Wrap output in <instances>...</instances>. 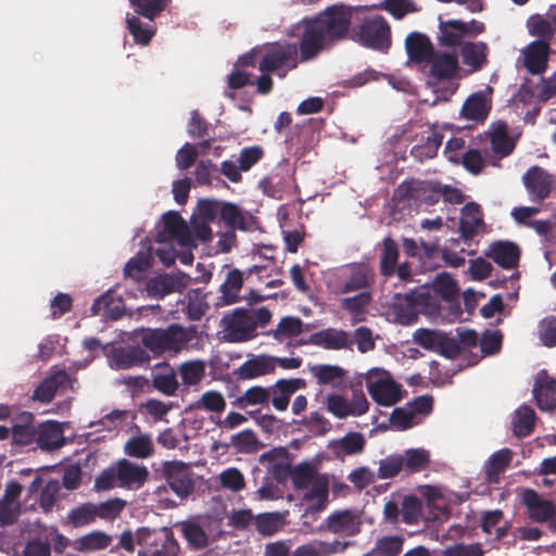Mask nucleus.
<instances>
[{"mask_svg": "<svg viewBox=\"0 0 556 556\" xmlns=\"http://www.w3.org/2000/svg\"><path fill=\"white\" fill-rule=\"evenodd\" d=\"M371 399L379 405L392 406L401 400V388L392 379H378L367 383Z\"/></svg>", "mask_w": 556, "mask_h": 556, "instance_id": "23", "label": "nucleus"}, {"mask_svg": "<svg viewBox=\"0 0 556 556\" xmlns=\"http://www.w3.org/2000/svg\"><path fill=\"white\" fill-rule=\"evenodd\" d=\"M403 460V471L406 475L420 472L427 468L430 463L429 452L424 448H409L401 455Z\"/></svg>", "mask_w": 556, "mask_h": 556, "instance_id": "45", "label": "nucleus"}, {"mask_svg": "<svg viewBox=\"0 0 556 556\" xmlns=\"http://www.w3.org/2000/svg\"><path fill=\"white\" fill-rule=\"evenodd\" d=\"M136 542L141 546L138 556H178L180 549L169 528H139L136 531Z\"/></svg>", "mask_w": 556, "mask_h": 556, "instance_id": "3", "label": "nucleus"}, {"mask_svg": "<svg viewBox=\"0 0 556 556\" xmlns=\"http://www.w3.org/2000/svg\"><path fill=\"white\" fill-rule=\"evenodd\" d=\"M489 47L483 41H467L460 48V55L463 63L471 68L472 72H478L488 62Z\"/></svg>", "mask_w": 556, "mask_h": 556, "instance_id": "33", "label": "nucleus"}, {"mask_svg": "<svg viewBox=\"0 0 556 556\" xmlns=\"http://www.w3.org/2000/svg\"><path fill=\"white\" fill-rule=\"evenodd\" d=\"M254 526L261 535L271 536L282 530L285 519L278 511L262 513L255 516Z\"/></svg>", "mask_w": 556, "mask_h": 556, "instance_id": "44", "label": "nucleus"}, {"mask_svg": "<svg viewBox=\"0 0 556 556\" xmlns=\"http://www.w3.org/2000/svg\"><path fill=\"white\" fill-rule=\"evenodd\" d=\"M357 42L362 46L386 52L391 47V28L382 16L366 18L356 33Z\"/></svg>", "mask_w": 556, "mask_h": 556, "instance_id": "7", "label": "nucleus"}, {"mask_svg": "<svg viewBox=\"0 0 556 556\" xmlns=\"http://www.w3.org/2000/svg\"><path fill=\"white\" fill-rule=\"evenodd\" d=\"M465 35L464 21L462 20H446L439 22L438 42L442 47H463Z\"/></svg>", "mask_w": 556, "mask_h": 556, "instance_id": "31", "label": "nucleus"}, {"mask_svg": "<svg viewBox=\"0 0 556 556\" xmlns=\"http://www.w3.org/2000/svg\"><path fill=\"white\" fill-rule=\"evenodd\" d=\"M118 486L137 490L148 480L149 471L146 466H140L123 458L116 465Z\"/></svg>", "mask_w": 556, "mask_h": 556, "instance_id": "15", "label": "nucleus"}, {"mask_svg": "<svg viewBox=\"0 0 556 556\" xmlns=\"http://www.w3.org/2000/svg\"><path fill=\"white\" fill-rule=\"evenodd\" d=\"M533 396L541 410H552L556 407V380L544 370L535 378Z\"/></svg>", "mask_w": 556, "mask_h": 556, "instance_id": "25", "label": "nucleus"}, {"mask_svg": "<svg viewBox=\"0 0 556 556\" xmlns=\"http://www.w3.org/2000/svg\"><path fill=\"white\" fill-rule=\"evenodd\" d=\"M147 291L150 296L157 299L176 292L173 275L162 274L151 278L147 283Z\"/></svg>", "mask_w": 556, "mask_h": 556, "instance_id": "51", "label": "nucleus"}, {"mask_svg": "<svg viewBox=\"0 0 556 556\" xmlns=\"http://www.w3.org/2000/svg\"><path fill=\"white\" fill-rule=\"evenodd\" d=\"M63 429L58 421H46L37 427L36 445L43 451H53L64 445Z\"/></svg>", "mask_w": 556, "mask_h": 556, "instance_id": "28", "label": "nucleus"}, {"mask_svg": "<svg viewBox=\"0 0 556 556\" xmlns=\"http://www.w3.org/2000/svg\"><path fill=\"white\" fill-rule=\"evenodd\" d=\"M159 243L177 241L180 247H190V229L178 212L169 211L162 217L154 236Z\"/></svg>", "mask_w": 556, "mask_h": 556, "instance_id": "10", "label": "nucleus"}, {"mask_svg": "<svg viewBox=\"0 0 556 556\" xmlns=\"http://www.w3.org/2000/svg\"><path fill=\"white\" fill-rule=\"evenodd\" d=\"M317 478L314 468L306 463L299 464L291 473L292 483L296 490L308 489Z\"/></svg>", "mask_w": 556, "mask_h": 556, "instance_id": "59", "label": "nucleus"}, {"mask_svg": "<svg viewBox=\"0 0 556 556\" xmlns=\"http://www.w3.org/2000/svg\"><path fill=\"white\" fill-rule=\"evenodd\" d=\"M427 63L431 65L429 74L438 80L453 79L459 71L457 55L450 52H433V56Z\"/></svg>", "mask_w": 556, "mask_h": 556, "instance_id": "26", "label": "nucleus"}, {"mask_svg": "<svg viewBox=\"0 0 556 556\" xmlns=\"http://www.w3.org/2000/svg\"><path fill=\"white\" fill-rule=\"evenodd\" d=\"M441 198V182L417 181L416 201H422L427 205H434Z\"/></svg>", "mask_w": 556, "mask_h": 556, "instance_id": "58", "label": "nucleus"}, {"mask_svg": "<svg viewBox=\"0 0 556 556\" xmlns=\"http://www.w3.org/2000/svg\"><path fill=\"white\" fill-rule=\"evenodd\" d=\"M219 481L223 488L232 492H239L245 486L242 472L235 467L225 469L219 476Z\"/></svg>", "mask_w": 556, "mask_h": 556, "instance_id": "64", "label": "nucleus"}, {"mask_svg": "<svg viewBox=\"0 0 556 556\" xmlns=\"http://www.w3.org/2000/svg\"><path fill=\"white\" fill-rule=\"evenodd\" d=\"M400 251L397 243L390 237L382 240V250L380 254L379 270L384 278H390L395 274Z\"/></svg>", "mask_w": 556, "mask_h": 556, "instance_id": "38", "label": "nucleus"}, {"mask_svg": "<svg viewBox=\"0 0 556 556\" xmlns=\"http://www.w3.org/2000/svg\"><path fill=\"white\" fill-rule=\"evenodd\" d=\"M308 488L307 492L303 495V501L309 503L307 510H324L328 504V480L323 477L317 478Z\"/></svg>", "mask_w": 556, "mask_h": 556, "instance_id": "36", "label": "nucleus"}, {"mask_svg": "<svg viewBox=\"0 0 556 556\" xmlns=\"http://www.w3.org/2000/svg\"><path fill=\"white\" fill-rule=\"evenodd\" d=\"M349 545V542L340 540L326 542L315 539L296 546L291 556H332L344 553Z\"/></svg>", "mask_w": 556, "mask_h": 556, "instance_id": "19", "label": "nucleus"}, {"mask_svg": "<svg viewBox=\"0 0 556 556\" xmlns=\"http://www.w3.org/2000/svg\"><path fill=\"white\" fill-rule=\"evenodd\" d=\"M372 302V291H363L357 292V294L353 296H348L341 300V307L353 314V315H362L364 314L368 306Z\"/></svg>", "mask_w": 556, "mask_h": 556, "instance_id": "52", "label": "nucleus"}, {"mask_svg": "<svg viewBox=\"0 0 556 556\" xmlns=\"http://www.w3.org/2000/svg\"><path fill=\"white\" fill-rule=\"evenodd\" d=\"M195 334V327L185 328L179 324H170L166 328L146 329L140 334V343L154 357L165 353L177 354L182 351Z\"/></svg>", "mask_w": 556, "mask_h": 556, "instance_id": "2", "label": "nucleus"}, {"mask_svg": "<svg viewBox=\"0 0 556 556\" xmlns=\"http://www.w3.org/2000/svg\"><path fill=\"white\" fill-rule=\"evenodd\" d=\"M219 218L231 229L247 230L245 217L233 203L223 202Z\"/></svg>", "mask_w": 556, "mask_h": 556, "instance_id": "55", "label": "nucleus"}, {"mask_svg": "<svg viewBox=\"0 0 556 556\" xmlns=\"http://www.w3.org/2000/svg\"><path fill=\"white\" fill-rule=\"evenodd\" d=\"M185 387L200 384L205 376V363L200 359L184 362L178 367Z\"/></svg>", "mask_w": 556, "mask_h": 556, "instance_id": "47", "label": "nucleus"}, {"mask_svg": "<svg viewBox=\"0 0 556 556\" xmlns=\"http://www.w3.org/2000/svg\"><path fill=\"white\" fill-rule=\"evenodd\" d=\"M135 13L154 21L170 4L172 0H128Z\"/></svg>", "mask_w": 556, "mask_h": 556, "instance_id": "46", "label": "nucleus"}, {"mask_svg": "<svg viewBox=\"0 0 556 556\" xmlns=\"http://www.w3.org/2000/svg\"><path fill=\"white\" fill-rule=\"evenodd\" d=\"M326 408L334 417L344 419L349 416H362L368 412L369 403L363 392L353 393L350 402L343 395L328 394L326 397Z\"/></svg>", "mask_w": 556, "mask_h": 556, "instance_id": "12", "label": "nucleus"}, {"mask_svg": "<svg viewBox=\"0 0 556 556\" xmlns=\"http://www.w3.org/2000/svg\"><path fill=\"white\" fill-rule=\"evenodd\" d=\"M522 502L529 510V517L535 522H546L555 515V506L548 500L540 497L532 489H527L522 495Z\"/></svg>", "mask_w": 556, "mask_h": 556, "instance_id": "27", "label": "nucleus"}, {"mask_svg": "<svg viewBox=\"0 0 556 556\" xmlns=\"http://www.w3.org/2000/svg\"><path fill=\"white\" fill-rule=\"evenodd\" d=\"M191 407L212 413H222L226 407V401L220 392L210 390L204 392Z\"/></svg>", "mask_w": 556, "mask_h": 556, "instance_id": "54", "label": "nucleus"}, {"mask_svg": "<svg viewBox=\"0 0 556 556\" xmlns=\"http://www.w3.org/2000/svg\"><path fill=\"white\" fill-rule=\"evenodd\" d=\"M513 460V452L504 447L493 453L484 465L486 480L491 483L498 481L500 476L509 467Z\"/></svg>", "mask_w": 556, "mask_h": 556, "instance_id": "35", "label": "nucleus"}, {"mask_svg": "<svg viewBox=\"0 0 556 556\" xmlns=\"http://www.w3.org/2000/svg\"><path fill=\"white\" fill-rule=\"evenodd\" d=\"M299 52L295 45L276 43L262 55L258 70L263 73L277 72L279 77H285L289 71L298 66Z\"/></svg>", "mask_w": 556, "mask_h": 556, "instance_id": "5", "label": "nucleus"}, {"mask_svg": "<svg viewBox=\"0 0 556 556\" xmlns=\"http://www.w3.org/2000/svg\"><path fill=\"white\" fill-rule=\"evenodd\" d=\"M312 342L327 350H342L352 344L349 333L336 328H327L314 333Z\"/></svg>", "mask_w": 556, "mask_h": 556, "instance_id": "32", "label": "nucleus"}, {"mask_svg": "<svg viewBox=\"0 0 556 556\" xmlns=\"http://www.w3.org/2000/svg\"><path fill=\"white\" fill-rule=\"evenodd\" d=\"M159 473L168 488L180 498L186 500L194 492V472L181 460H165Z\"/></svg>", "mask_w": 556, "mask_h": 556, "instance_id": "4", "label": "nucleus"}, {"mask_svg": "<svg viewBox=\"0 0 556 556\" xmlns=\"http://www.w3.org/2000/svg\"><path fill=\"white\" fill-rule=\"evenodd\" d=\"M270 390L269 387L253 386L237 397L235 405L241 409L255 405L268 406L271 396Z\"/></svg>", "mask_w": 556, "mask_h": 556, "instance_id": "43", "label": "nucleus"}, {"mask_svg": "<svg viewBox=\"0 0 556 556\" xmlns=\"http://www.w3.org/2000/svg\"><path fill=\"white\" fill-rule=\"evenodd\" d=\"M529 33L532 36L538 37V40H545L547 42L551 41V39L555 35V28L553 27L552 23L548 20H545L541 16H534L532 17L529 23Z\"/></svg>", "mask_w": 556, "mask_h": 556, "instance_id": "63", "label": "nucleus"}, {"mask_svg": "<svg viewBox=\"0 0 556 556\" xmlns=\"http://www.w3.org/2000/svg\"><path fill=\"white\" fill-rule=\"evenodd\" d=\"M125 453L135 458H148L153 452V443L149 435L141 434L130 438L124 447Z\"/></svg>", "mask_w": 556, "mask_h": 556, "instance_id": "48", "label": "nucleus"}, {"mask_svg": "<svg viewBox=\"0 0 556 556\" xmlns=\"http://www.w3.org/2000/svg\"><path fill=\"white\" fill-rule=\"evenodd\" d=\"M351 21L352 10L344 4H333L315 17L303 20V33L299 42L301 61L313 60L344 39Z\"/></svg>", "mask_w": 556, "mask_h": 556, "instance_id": "1", "label": "nucleus"}, {"mask_svg": "<svg viewBox=\"0 0 556 556\" xmlns=\"http://www.w3.org/2000/svg\"><path fill=\"white\" fill-rule=\"evenodd\" d=\"M536 415L532 407L522 405L516 409L513 417V432L518 438L529 437L535 426Z\"/></svg>", "mask_w": 556, "mask_h": 556, "instance_id": "39", "label": "nucleus"}, {"mask_svg": "<svg viewBox=\"0 0 556 556\" xmlns=\"http://www.w3.org/2000/svg\"><path fill=\"white\" fill-rule=\"evenodd\" d=\"M224 339L227 342H245L255 337L256 321L251 311L236 308L223 317Z\"/></svg>", "mask_w": 556, "mask_h": 556, "instance_id": "6", "label": "nucleus"}, {"mask_svg": "<svg viewBox=\"0 0 556 556\" xmlns=\"http://www.w3.org/2000/svg\"><path fill=\"white\" fill-rule=\"evenodd\" d=\"M243 286V274L238 268L228 270L225 281L220 285L223 304L230 305L240 300L239 292Z\"/></svg>", "mask_w": 556, "mask_h": 556, "instance_id": "37", "label": "nucleus"}, {"mask_svg": "<svg viewBox=\"0 0 556 556\" xmlns=\"http://www.w3.org/2000/svg\"><path fill=\"white\" fill-rule=\"evenodd\" d=\"M491 99L483 92L470 94L463 104L462 116L473 122H483L491 111Z\"/></svg>", "mask_w": 556, "mask_h": 556, "instance_id": "30", "label": "nucleus"}, {"mask_svg": "<svg viewBox=\"0 0 556 556\" xmlns=\"http://www.w3.org/2000/svg\"><path fill=\"white\" fill-rule=\"evenodd\" d=\"M417 197V181H403L393 192L392 201L395 208L403 210L405 202L414 200Z\"/></svg>", "mask_w": 556, "mask_h": 556, "instance_id": "62", "label": "nucleus"}, {"mask_svg": "<svg viewBox=\"0 0 556 556\" xmlns=\"http://www.w3.org/2000/svg\"><path fill=\"white\" fill-rule=\"evenodd\" d=\"M421 501L415 495H407L402 502L401 519L406 525H415L421 517Z\"/></svg>", "mask_w": 556, "mask_h": 556, "instance_id": "56", "label": "nucleus"}, {"mask_svg": "<svg viewBox=\"0 0 556 556\" xmlns=\"http://www.w3.org/2000/svg\"><path fill=\"white\" fill-rule=\"evenodd\" d=\"M405 50L410 62L422 64L432 59L434 47L427 35L414 31L405 39Z\"/></svg>", "mask_w": 556, "mask_h": 556, "instance_id": "21", "label": "nucleus"}, {"mask_svg": "<svg viewBox=\"0 0 556 556\" xmlns=\"http://www.w3.org/2000/svg\"><path fill=\"white\" fill-rule=\"evenodd\" d=\"M309 372L316 379L318 384L339 386L345 376V370L338 365L317 364L309 367Z\"/></svg>", "mask_w": 556, "mask_h": 556, "instance_id": "40", "label": "nucleus"}, {"mask_svg": "<svg viewBox=\"0 0 556 556\" xmlns=\"http://www.w3.org/2000/svg\"><path fill=\"white\" fill-rule=\"evenodd\" d=\"M522 182L530 200L540 204L553 190L554 175L539 165H533L522 175Z\"/></svg>", "mask_w": 556, "mask_h": 556, "instance_id": "11", "label": "nucleus"}, {"mask_svg": "<svg viewBox=\"0 0 556 556\" xmlns=\"http://www.w3.org/2000/svg\"><path fill=\"white\" fill-rule=\"evenodd\" d=\"M23 485L17 481H11L5 485L4 493L0 498V549L4 547L3 528L17 522L21 513V494Z\"/></svg>", "mask_w": 556, "mask_h": 556, "instance_id": "9", "label": "nucleus"}, {"mask_svg": "<svg viewBox=\"0 0 556 556\" xmlns=\"http://www.w3.org/2000/svg\"><path fill=\"white\" fill-rule=\"evenodd\" d=\"M432 289L437 295L447 302L455 300L458 294L456 281L446 273L437 275L432 283Z\"/></svg>", "mask_w": 556, "mask_h": 556, "instance_id": "53", "label": "nucleus"}, {"mask_svg": "<svg viewBox=\"0 0 556 556\" xmlns=\"http://www.w3.org/2000/svg\"><path fill=\"white\" fill-rule=\"evenodd\" d=\"M70 376L64 369L51 370L45 380L34 390L31 399L41 403H50L56 391L70 382Z\"/></svg>", "mask_w": 556, "mask_h": 556, "instance_id": "24", "label": "nucleus"}, {"mask_svg": "<svg viewBox=\"0 0 556 556\" xmlns=\"http://www.w3.org/2000/svg\"><path fill=\"white\" fill-rule=\"evenodd\" d=\"M140 16L141 15L137 13H127L125 23L126 28L132 36L135 43L146 47L151 42L152 38L155 36L156 25L154 21L150 20H148V22H142L140 20Z\"/></svg>", "mask_w": 556, "mask_h": 556, "instance_id": "29", "label": "nucleus"}, {"mask_svg": "<svg viewBox=\"0 0 556 556\" xmlns=\"http://www.w3.org/2000/svg\"><path fill=\"white\" fill-rule=\"evenodd\" d=\"M404 542L402 535L379 536L366 556H399L403 551Z\"/></svg>", "mask_w": 556, "mask_h": 556, "instance_id": "41", "label": "nucleus"}, {"mask_svg": "<svg viewBox=\"0 0 556 556\" xmlns=\"http://www.w3.org/2000/svg\"><path fill=\"white\" fill-rule=\"evenodd\" d=\"M305 387L306 382L302 378L279 379L269 387L271 389L269 402L276 410L285 412L290 404L291 396Z\"/></svg>", "mask_w": 556, "mask_h": 556, "instance_id": "16", "label": "nucleus"}, {"mask_svg": "<svg viewBox=\"0 0 556 556\" xmlns=\"http://www.w3.org/2000/svg\"><path fill=\"white\" fill-rule=\"evenodd\" d=\"M549 52V42L545 40H534L530 42L523 50V64L527 71L532 75H539L545 72Z\"/></svg>", "mask_w": 556, "mask_h": 556, "instance_id": "17", "label": "nucleus"}, {"mask_svg": "<svg viewBox=\"0 0 556 556\" xmlns=\"http://www.w3.org/2000/svg\"><path fill=\"white\" fill-rule=\"evenodd\" d=\"M443 136L440 132H432L425 142L412 148L410 154L419 161L432 159L437 155L442 144Z\"/></svg>", "mask_w": 556, "mask_h": 556, "instance_id": "49", "label": "nucleus"}, {"mask_svg": "<svg viewBox=\"0 0 556 556\" xmlns=\"http://www.w3.org/2000/svg\"><path fill=\"white\" fill-rule=\"evenodd\" d=\"M485 255L502 268L514 269L520 260V249L510 241H495L489 245Z\"/></svg>", "mask_w": 556, "mask_h": 556, "instance_id": "18", "label": "nucleus"}, {"mask_svg": "<svg viewBox=\"0 0 556 556\" xmlns=\"http://www.w3.org/2000/svg\"><path fill=\"white\" fill-rule=\"evenodd\" d=\"M190 229V247L189 248H195V241H199L201 243H207L212 240V229L210 227V223L206 220H203L199 217H192L191 218V226Z\"/></svg>", "mask_w": 556, "mask_h": 556, "instance_id": "61", "label": "nucleus"}, {"mask_svg": "<svg viewBox=\"0 0 556 556\" xmlns=\"http://www.w3.org/2000/svg\"><path fill=\"white\" fill-rule=\"evenodd\" d=\"M152 387L166 396H174L179 388L177 371L167 363H157L151 374Z\"/></svg>", "mask_w": 556, "mask_h": 556, "instance_id": "22", "label": "nucleus"}, {"mask_svg": "<svg viewBox=\"0 0 556 556\" xmlns=\"http://www.w3.org/2000/svg\"><path fill=\"white\" fill-rule=\"evenodd\" d=\"M374 283V270L367 264H354L351 266L349 275L341 280L338 291L342 294L372 291Z\"/></svg>", "mask_w": 556, "mask_h": 556, "instance_id": "13", "label": "nucleus"}, {"mask_svg": "<svg viewBox=\"0 0 556 556\" xmlns=\"http://www.w3.org/2000/svg\"><path fill=\"white\" fill-rule=\"evenodd\" d=\"M303 331V321L300 317L286 316L282 317L276 329L270 330L267 334H271L278 342L292 339L301 334Z\"/></svg>", "mask_w": 556, "mask_h": 556, "instance_id": "42", "label": "nucleus"}, {"mask_svg": "<svg viewBox=\"0 0 556 556\" xmlns=\"http://www.w3.org/2000/svg\"><path fill=\"white\" fill-rule=\"evenodd\" d=\"M275 356L267 354L252 355L241 364L233 375L238 380H252L275 372Z\"/></svg>", "mask_w": 556, "mask_h": 556, "instance_id": "14", "label": "nucleus"}, {"mask_svg": "<svg viewBox=\"0 0 556 556\" xmlns=\"http://www.w3.org/2000/svg\"><path fill=\"white\" fill-rule=\"evenodd\" d=\"M362 515L356 509H339L332 511L320 525V530L338 536L350 538L361 533Z\"/></svg>", "mask_w": 556, "mask_h": 556, "instance_id": "8", "label": "nucleus"}, {"mask_svg": "<svg viewBox=\"0 0 556 556\" xmlns=\"http://www.w3.org/2000/svg\"><path fill=\"white\" fill-rule=\"evenodd\" d=\"M67 519L68 522L75 528L92 523L97 519L96 504L84 503L71 509L67 514Z\"/></svg>", "mask_w": 556, "mask_h": 556, "instance_id": "50", "label": "nucleus"}, {"mask_svg": "<svg viewBox=\"0 0 556 556\" xmlns=\"http://www.w3.org/2000/svg\"><path fill=\"white\" fill-rule=\"evenodd\" d=\"M483 223L480 205L476 202H468L462 208V217L459 220V231L465 240L475 237L478 228Z\"/></svg>", "mask_w": 556, "mask_h": 556, "instance_id": "34", "label": "nucleus"}, {"mask_svg": "<svg viewBox=\"0 0 556 556\" xmlns=\"http://www.w3.org/2000/svg\"><path fill=\"white\" fill-rule=\"evenodd\" d=\"M149 354L140 346L116 348L112 351L110 362L114 369H129L147 364Z\"/></svg>", "mask_w": 556, "mask_h": 556, "instance_id": "20", "label": "nucleus"}, {"mask_svg": "<svg viewBox=\"0 0 556 556\" xmlns=\"http://www.w3.org/2000/svg\"><path fill=\"white\" fill-rule=\"evenodd\" d=\"M403 470V460L400 454L389 455L379 460L377 477L379 479H391Z\"/></svg>", "mask_w": 556, "mask_h": 556, "instance_id": "60", "label": "nucleus"}, {"mask_svg": "<svg viewBox=\"0 0 556 556\" xmlns=\"http://www.w3.org/2000/svg\"><path fill=\"white\" fill-rule=\"evenodd\" d=\"M181 532L188 544L195 549L203 548L207 545V535L203 528L194 522H184Z\"/></svg>", "mask_w": 556, "mask_h": 556, "instance_id": "57", "label": "nucleus"}]
</instances>
